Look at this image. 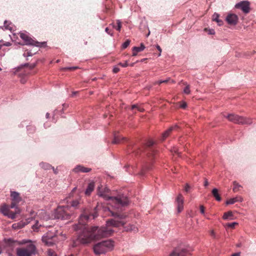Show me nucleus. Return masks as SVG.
Wrapping results in <instances>:
<instances>
[{"label": "nucleus", "instance_id": "21", "mask_svg": "<svg viewBox=\"0 0 256 256\" xmlns=\"http://www.w3.org/2000/svg\"><path fill=\"white\" fill-rule=\"evenodd\" d=\"M124 140V137H121L118 134L116 133L114 134V138L112 142L114 144H118L121 143Z\"/></svg>", "mask_w": 256, "mask_h": 256}, {"label": "nucleus", "instance_id": "9", "mask_svg": "<svg viewBox=\"0 0 256 256\" xmlns=\"http://www.w3.org/2000/svg\"><path fill=\"white\" fill-rule=\"evenodd\" d=\"M10 196L12 198V202L10 205V208H13L17 207V204L22 200L20 194L16 192H11Z\"/></svg>", "mask_w": 256, "mask_h": 256}, {"label": "nucleus", "instance_id": "20", "mask_svg": "<svg viewBox=\"0 0 256 256\" xmlns=\"http://www.w3.org/2000/svg\"><path fill=\"white\" fill-rule=\"evenodd\" d=\"M15 208H16L15 212H13L10 210L6 216H8L11 219H14L16 218V214H20V209L18 207Z\"/></svg>", "mask_w": 256, "mask_h": 256}, {"label": "nucleus", "instance_id": "52", "mask_svg": "<svg viewBox=\"0 0 256 256\" xmlns=\"http://www.w3.org/2000/svg\"><path fill=\"white\" fill-rule=\"evenodd\" d=\"M36 66L35 64H32L30 66V69H33Z\"/></svg>", "mask_w": 256, "mask_h": 256}, {"label": "nucleus", "instance_id": "36", "mask_svg": "<svg viewBox=\"0 0 256 256\" xmlns=\"http://www.w3.org/2000/svg\"><path fill=\"white\" fill-rule=\"evenodd\" d=\"M47 254L48 256H57L55 252L52 249L49 248L47 250Z\"/></svg>", "mask_w": 256, "mask_h": 256}, {"label": "nucleus", "instance_id": "13", "mask_svg": "<svg viewBox=\"0 0 256 256\" xmlns=\"http://www.w3.org/2000/svg\"><path fill=\"white\" fill-rule=\"evenodd\" d=\"M176 202L177 205L178 212H180L184 208V198L181 194H179L176 198Z\"/></svg>", "mask_w": 256, "mask_h": 256}, {"label": "nucleus", "instance_id": "18", "mask_svg": "<svg viewBox=\"0 0 256 256\" xmlns=\"http://www.w3.org/2000/svg\"><path fill=\"white\" fill-rule=\"evenodd\" d=\"M124 230L126 232H134L138 231V228L134 224H128L124 226Z\"/></svg>", "mask_w": 256, "mask_h": 256}, {"label": "nucleus", "instance_id": "23", "mask_svg": "<svg viewBox=\"0 0 256 256\" xmlns=\"http://www.w3.org/2000/svg\"><path fill=\"white\" fill-rule=\"evenodd\" d=\"M94 182L90 183L85 192L87 196H90L91 192L94 190Z\"/></svg>", "mask_w": 256, "mask_h": 256}, {"label": "nucleus", "instance_id": "30", "mask_svg": "<svg viewBox=\"0 0 256 256\" xmlns=\"http://www.w3.org/2000/svg\"><path fill=\"white\" fill-rule=\"evenodd\" d=\"M233 186L234 188L232 190L234 192H238L240 190V188H242V186L236 181H234L233 182Z\"/></svg>", "mask_w": 256, "mask_h": 256}, {"label": "nucleus", "instance_id": "15", "mask_svg": "<svg viewBox=\"0 0 256 256\" xmlns=\"http://www.w3.org/2000/svg\"><path fill=\"white\" fill-rule=\"evenodd\" d=\"M70 206L68 204L69 206V207L70 208V210H72V212H73L74 209L76 208H78V206L81 203V198H78L72 200L70 202Z\"/></svg>", "mask_w": 256, "mask_h": 256}, {"label": "nucleus", "instance_id": "64", "mask_svg": "<svg viewBox=\"0 0 256 256\" xmlns=\"http://www.w3.org/2000/svg\"><path fill=\"white\" fill-rule=\"evenodd\" d=\"M29 64H26L24 65V66H28Z\"/></svg>", "mask_w": 256, "mask_h": 256}, {"label": "nucleus", "instance_id": "34", "mask_svg": "<svg viewBox=\"0 0 256 256\" xmlns=\"http://www.w3.org/2000/svg\"><path fill=\"white\" fill-rule=\"evenodd\" d=\"M134 109H136L140 112H142L144 111V109L143 108L138 106L137 104H134L132 106V110H134Z\"/></svg>", "mask_w": 256, "mask_h": 256}, {"label": "nucleus", "instance_id": "62", "mask_svg": "<svg viewBox=\"0 0 256 256\" xmlns=\"http://www.w3.org/2000/svg\"><path fill=\"white\" fill-rule=\"evenodd\" d=\"M76 246V242H74V244H72V246H73L74 247V246Z\"/></svg>", "mask_w": 256, "mask_h": 256}, {"label": "nucleus", "instance_id": "38", "mask_svg": "<svg viewBox=\"0 0 256 256\" xmlns=\"http://www.w3.org/2000/svg\"><path fill=\"white\" fill-rule=\"evenodd\" d=\"M130 40H126L122 45V48L123 49L126 48L130 44Z\"/></svg>", "mask_w": 256, "mask_h": 256}, {"label": "nucleus", "instance_id": "16", "mask_svg": "<svg viewBox=\"0 0 256 256\" xmlns=\"http://www.w3.org/2000/svg\"><path fill=\"white\" fill-rule=\"evenodd\" d=\"M90 170L91 168L84 167L81 165H78L73 169V171L75 172H90Z\"/></svg>", "mask_w": 256, "mask_h": 256}, {"label": "nucleus", "instance_id": "26", "mask_svg": "<svg viewBox=\"0 0 256 256\" xmlns=\"http://www.w3.org/2000/svg\"><path fill=\"white\" fill-rule=\"evenodd\" d=\"M219 14L216 12L214 13L212 16V20L216 22L218 26H222L223 24V22L219 18Z\"/></svg>", "mask_w": 256, "mask_h": 256}, {"label": "nucleus", "instance_id": "50", "mask_svg": "<svg viewBox=\"0 0 256 256\" xmlns=\"http://www.w3.org/2000/svg\"><path fill=\"white\" fill-rule=\"evenodd\" d=\"M208 185V182L206 179L205 180L204 182V186H207Z\"/></svg>", "mask_w": 256, "mask_h": 256}, {"label": "nucleus", "instance_id": "11", "mask_svg": "<svg viewBox=\"0 0 256 256\" xmlns=\"http://www.w3.org/2000/svg\"><path fill=\"white\" fill-rule=\"evenodd\" d=\"M20 36L22 39L24 41L25 44L26 45H36L37 46H38L36 44H38V42H34L32 38H30L27 34L24 33H20Z\"/></svg>", "mask_w": 256, "mask_h": 256}, {"label": "nucleus", "instance_id": "2", "mask_svg": "<svg viewBox=\"0 0 256 256\" xmlns=\"http://www.w3.org/2000/svg\"><path fill=\"white\" fill-rule=\"evenodd\" d=\"M98 191L100 196L106 200H111L117 206L118 208L119 206H126L128 204V198L123 195H119L117 196H110V190L108 188L98 187Z\"/></svg>", "mask_w": 256, "mask_h": 256}, {"label": "nucleus", "instance_id": "61", "mask_svg": "<svg viewBox=\"0 0 256 256\" xmlns=\"http://www.w3.org/2000/svg\"><path fill=\"white\" fill-rule=\"evenodd\" d=\"M2 42L0 41V49L1 48L2 46Z\"/></svg>", "mask_w": 256, "mask_h": 256}, {"label": "nucleus", "instance_id": "29", "mask_svg": "<svg viewBox=\"0 0 256 256\" xmlns=\"http://www.w3.org/2000/svg\"><path fill=\"white\" fill-rule=\"evenodd\" d=\"M212 194L216 198V200L220 202L221 200V198L218 194V190L216 188H214L212 190Z\"/></svg>", "mask_w": 256, "mask_h": 256}, {"label": "nucleus", "instance_id": "28", "mask_svg": "<svg viewBox=\"0 0 256 256\" xmlns=\"http://www.w3.org/2000/svg\"><path fill=\"white\" fill-rule=\"evenodd\" d=\"M26 224L23 222H20L18 223L13 224L12 227L14 229L18 230L23 228Z\"/></svg>", "mask_w": 256, "mask_h": 256}, {"label": "nucleus", "instance_id": "4", "mask_svg": "<svg viewBox=\"0 0 256 256\" xmlns=\"http://www.w3.org/2000/svg\"><path fill=\"white\" fill-rule=\"evenodd\" d=\"M114 246V242L111 240L103 241L96 244L94 247V250L96 254H100L106 252L110 250Z\"/></svg>", "mask_w": 256, "mask_h": 256}, {"label": "nucleus", "instance_id": "42", "mask_svg": "<svg viewBox=\"0 0 256 256\" xmlns=\"http://www.w3.org/2000/svg\"><path fill=\"white\" fill-rule=\"evenodd\" d=\"M77 68V67H66L64 68V69L65 70H76Z\"/></svg>", "mask_w": 256, "mask_h": 256}, {"label": "nucleus", "instance_id": "58", "mask_svg": "<svg viewBox=\"0 0 256 256\" xmlns=\"http://www.w3.org/2000/svg\"><path fill=\"white\" fill-rule=\"evenodd\" d=\"M78 92H72V96H74L76 94H77Z\"/></svg>", "mask_w": 256, "mask_h": 256}, {"label": "nucleus", "instance_id": "43", "mask_svg": "<svg viewBox=\"0 0 256 256\" xmlns=\"http://www.w3.org/2000/svg\"><path fill=\"white\" fill-rule=\"evenodd\" d=\"M119 66H122V67H124V68H126V66H128L127 62H126L124 63H122V62H120L118 64Z\"/></svg>", "mask_w": 256, "mask_h": 256}, {"label": "nucleus", "instance_id": "57", "mask_svg": "<svg viewBox=\"0 0 256 256\" xmlns=\"http://www.w3.org/2000/svg\"><path fill=\"white\" fill-rule=\"evenodd\" d=\"M232 256H240V253H236L233 254Z\"/></svg>", "mask_w": 256, "mask_h": 256}, {"label": "nucleus", "instance_id": "5", "mask_svg": "<svg viewBox=\"0 0 256 256\" xmlns=\"http://www.w3.org/2000/svg\"><path fill=\"white\" fill-rule=\"evenodd\" d=\"M68 205L59 206L56 209L54 212V218L62 220H68L72 214V210Z\"/></svg>", "mask_w": 256, "mask_h": 256}, {"label": "nucleus", "instance_id": "22", "mask_svg": "<svg viewBox=\"0 0 256 256\" xmlns=\"http://www.w3.org/2000/svg\"><path fill=\"white\" fill-rule=\"evenodd\" d=\"M242 198L240 196H236V198H230L226 202V204H232L237 202H242Z\"/></svg>", "mask_w": 256, "mask_h": 256}, {"label": "nucleus", "instance_id": "8", "mask_svg": "<svg viewBox=\"0 0 256 256\" xmlns=\"http://www.w3.org/2000/svg\"><path fill=\"white\" fill-rule=\"evenodd\" d=\"M147 154L148 157H152V158L154 159L157 154V152L154 147V142L152 140H148L146 145Z\"/></svg>", "mask_w": 256, "mask_h": 256}, {"label": "nucleus", "instance_id": "10", "mask_svg": "<svg viewBox=\"0 0 256 256\" xmlns=\"http://www.w3.org/2000/svg\"><path fill=\"white\" fill-rule=\"evenodd\" d=\"M236 8L241 9L244 13H248L250 12V3L248 1H242L235 5Z\"/></svg>", "mask_w": 256, "mask_h": 256}, {"label": "nucleus", "instance_id": "59", "mask_svg": "<svg viewBox=\"0 0 256 256\" xmlns=\"http://www.w3.org/2000/svg\"><path fill=\"white\" fill-rule=\"evenodd\" d=\"M156 48H157V49H158V50H160V46H158H158H156Z\"/></svg>", "mask_w": 256, "mask_h": 256}, {"label": "nucleus", "instance_id": "19", "mask_svg": "<svg viewBox=\"0 0 256 256\" xmlns=\"http://www.w3.org/2000/svg\"><path fill=\"white\" fill-rule=\"evenodd\" d=\"M145 48L143 44H141L140 46H135L132 48V56H136L138 52L142 51Z\"/></svg>", "mask_w": 256, "mask_h": 256}, {"label": "nucleus", "instance_id": "56", "mask_svg": "<svg viewBox=\"0 0 256 256\" xmlns=\"http://www.w3.org/2000/svg\"><path fill=\"white\" fill-rule=\"evenodd\" d=\"M26 82V80L24 78H22L20 80L21 83H22L23 84H24Z\"/></svg>", "mask_w": 256, "mask_h": 256}, {"label": "nucleus", "instance_id": "24", "mask_svg": "<svg viewBox=\"0 0 256 256\" xmlns=\"http://www.w3.org/2000/svg\"><path fill=\"white\" fill-rule=\"evenodd\" d=\"M41 226L47 227L48 226L44 224L43 222L42 223V220H40V222L38 221H36V224L32 226V228L34 230L38 231V229Z\"/></svg>", "mask_w": 256, "mask_h": 256}, {"label": "nucleus", "instance_id": "27", "mask_svg": "<svg viewBox=\"0 0 256 256\" xmlns=\"http://www.w3.org/2000/svg\"><path fill=\"white\" fill-rule=\"evenodd\" d=\"M174 129V128L171 127L166 130L163 134L161 136V141L164 140L170 134V132Z\"/></svg>", "mask_w": 256, "mask_h": 256}, {"label": "nucleus", "instance_id": "25", "mask_svg": "<svg viewBox=\"0 0 256 256\" xmlns=\"http://www.w3.org/2000/svg\"><path fill=\"white\" fill-rule=\"evenodd\" d=\"M223 219L226 220H234V215L233 213L231 211H228L226 212H225L224 214Z\"/></svg>", "mask_w": 256, "mask_h": 256}, {"label": "nucleus", "instance_id": "31", "mask_svg": "<svg viewBox=\"0 0 256 256\" xmlns=\"http://www.w3.org/2000/svg\"><path fill=\"white\" fill-rule=\"evenodd\" d=\"M9 210L10 209L6 205L2 206L0 208V212L2 213L4 216H6Z\"/></svg>", "mask_w": 256, "mask_h": 256}, {"label": "nucleus", "instance_id": "6", "mask_svg": "<svg viewBox=\"0 0 256 256\" xmlns=\"http://www.w3.org/2000/svg\"><path fill=\"white\" fill-rule=\"evenodd\" d=\"M228 120L238 124H252V120L250 118H246L230 114L225 116Z\"/></svg>", "mask_w": 256, "mask_h": 256}, {"label": "nucleus", "instance_id": "7", "mask_svg": "<svg viewBox=\"0 0 256 256\" xmlns=\"http://www.w3.org/2000/svg\"><path fill=\"white\" fill-rule=\"evenodd\" d=\"M191 250L190 248H186L184 246H180L176 248L169 256H187Z\"/></svg>", "mask_w": 256, "mask_h": 256}, {"label": "nucleus", "instance_id": "3", "mask_svg": "<svg viewBox=\"0 0 256 256\" xmlns=\"http://www.w3.org/2000/svg\"><path fill=\"white\" fill-rule=\"evenodd\" d=\"M36 251V246L31 242L24 246L17 248L16 250L18 256H34Z\"/></svg>", "mask_w": 256, "mask_h": 256}, {"label": "nucleus", "instance_id": "49", "mask_svg": "<svg viewBox=\"0 0 256 256\" xmlns=\"http://www.w3.org/2000/svg\"><path fill=\"white\" fill-rule=\"evenodd\" d=\"M210 235H211L212 237L215 238V236H215V233H214V230H212L210 231Z\"/></svg>", "mask_w": 256, "mask_h": 256}, {"label": "nucleus", "instance_id": "32", "mask_svg": "<svg viewBox=\"0 0 256 256\" xmlns=\"http://www.w3.org/2000/svg\"><path fill=\"white\" fill-rule=\"evenodd\" d=\"M116 26L114 24H112L110 25L112 26V28L116 29L118 31H120L122 28V22L119 20H117L116 22Z\"/></svg>", "mask_w": 256, "mask_h": 256}, {"label": "nucleus", "instance_id": "48", "mask_svg": "<svg viewBox=\"0 0 256 256\" xmlns=\"http://www.w3.org/2000/svg\"><path fill=\"white\" fill-rule=\"evenodd\" d=\"M51 169H52L53 170V171H54V172L55 174H58V170L57 168H54L53 166H52V168Z\"/></svg>", "mask_w": 256, "mask_h": 256}, {"label": "nucleus", "instance_id": "51", "mask_svg": "<svg viewBox=\"0 0 256 256\" xmlns=\"http://www.w3.org/2000/svg\"><path fill=\"white\" fill-rule=\"evenodd\" d=\"M2 46H10V45H11V44H10V42H6V43H5V44H4V43H3V42H2Z\"/></svg>", "mask_w": 256, "mask_h": 256}, {"label": "nucleus", "instance_id": "41", "mask_svg": "<svg viewBox=\"0 0 256 256\" xmlns=\"http://www.w3.org/2000/svg\"><path fill=\"white\" fill-rule=\"evenodd\" d=\"M34 54V53H32L30 52H27L24 53V56H31Z\"/></svg>", "mask_w": 256, "mask_h": 256}, {"label": "nucleus", "instance_id": "45", "mask_svg": "<svg viewBox=\"0 0 256 256\" xmlns=\"http://www.w3.org/2000/svg\"><path fill=\"white\" fill-rule=\"evenodd\" d=\"M200 212L201 214H204V208L203 206H200Z\"/></svg>", "mask_w": 256, "mask_h": 256}, {"label": "nucleus", "instance_id": "39", "mask_svg": "<svg viewBox=\"0 0 256 256\" xmlns=\"http://www.w3.org/2000/svg\"><path fill=\"white\" fill-rule=\"evenodd\" d=\"M184 92L186 94H190V86L188 85L186 86L184 90Z\"/></svg>", "mask_w": 256, "mask_h": 256}, {"label": "nucleus", "instance_id": "14", "mask_svg": "<svg viewBox=\"0 0 256 256\" xmlns=\"http://www.w3.org/2000/svg\"><path fill=\"white\" fill-rule=\"evenodd\" d=\"M54 236H50L48 234L45 236H44L42 238V242L46 246H52L54 244V242L52 239V238Z\"/></svg>", "mask_w": 256, "mask_h": 256}, {"label": "nucleus", "instance_id": "17", "mask_svg": "<svg viewBox=\"0 0 256 256\" xmlns=\"http://www.w3.org/2000/svg\"><path fill=\"white\" fill-rule=\"evenodd\" d=\"M5 246L12 250L16 246V242L12 239H4Z\"/></svg>", "mask_w": 256, "mask_h": 256}, {"label": "nucleus", "instance_id": "46", "mask_svg": "<svg viewBox=\"0 0 256 256\" xmlns=\"http://www.w3.org/2000/svg\"><path fill=\"white\" fill-rule=\"evenodd\" d=\"M114 73H117L120 71V68L118 67H114L112 70Z\"/></svg>", "mask_w": 256, "mask_h": 256}, {"label": "nucleus", "instance_id": "35", "mask_svg": "<svg viewBox=\"0 0 256 256\" xmlns=\"http://www.w3.org/2000/svg\"><path fill=\"white\" fill-rule=\"evenodd\" d=\"M10 24H11L8 22L6 20L4 21V26L5 27L6 29L12 30V27L10 26Z\"/></svg>", "mask_w": 256, "mask_h": 256}, {"label": "nucleus", "instance_id": "63", "mask_svg": "<svg viewBox=\"0 0 256 256\" xmlns=\"http://www.w3.org/2000/svg\"><path fill=\"white\" fill-rule=\"evenodd\" d=\"M134 63H132V64H130V66H134Z\"/></svg>", "mask_w": 256, "mask_h": 256}, {"label": "nucleus", "instance_id": "1", "mask_svg": "<svg viewBox=\"0 0 256 256\" xmlns=\"http://www.w3.org/2000/svg\"><path fill=\"white\" fill-rule=\"evenodd\" d=\"M94 212L86 214V213L82 214L80 217L79 225L76 226L75 230L78 231V240L82 244H86L94 240H98L102 238L107 237L111 236L113 233L114 230L110 228L118 227L124 226L126 222L123 220L126 218V216L111 212L112 215L120 220H114L111 219L107 222L106 227H102L98 228L96 226L88 227L85 226L84 223L90 217L92 218L97 217L98 214L96 211V208Z\"/></svg>", "mask_w": 256, "mask_h": 256}, {"label": "nucleus", "instance_id": "47", "mask_svg": "<svg viewBox=\"0 0 256 256\" xmlns=\"http://www.w3.org/2000/svg\"><path fill=\"white\" fill-rule=\"evenodd\" d=\"M186 104L185 102H182V103L180 105V107L182 108H185L186 107Z\"/></svg>", "mask_w": 256, "mask_h": 256}, {"label": "nucleus", "instance_id": "54", "mask_svg": "<svg viewBox=\"0 0 256 256\" xmlns=\"http://www.w3.org/2000/svg\"><path fill=\"white\" fill-rule=\"evenodd\" d=\"M174 151L176 154L178 156H180V152H178V150L176 148H175L174 150Z\"/></svg>", "mask_w": 256, "mask_h": 256}, {"label": "nucleus", "instance_id": "12", "mask_svg": "<svg viewBox=\"0 0 256 256\" xmlns=\"http://www.w3.org/2000/svg\"><path fill=\"white\" fill-rule=\"evenodd\" d=\"M227 22L232 26H235L237 24L238 21V17L235 14H228L226 18Z\"/></svg>", "mask_w": 256, "mask_h": 256}, {"label": "nucleus", "instance_id": "55", "mask_svg": "<svg viewBox=\"0 0 256 256\" xmlns=\"http://www.w3.org/2000/svg\"><path fill=\"white\" fill-rule=\"evenodd\" d=\"M169 79L168 80H161V84L162 83H166V82H167L168 81Z\"/></svg>", "mask_w": 256, "mask_h": 256}, {"label": "nucleus", "instance_id": "60", "mask_svg": "<svg viewBox=\"0 0 256 256\" xmlns=\"http://www.w3.org/2000/svg\"><path fill=\"white\" fill-rule=\"evenodd\" d=\"M46 118H48L50 117V114L49 113H46Z\"/></svg>", "mask_w": 256, "mask_h": 256}, {"label": "nucleus", "instance_id": "37", "mask_svg": "<svg viewBox=\"0 0 256 256\" xmlns=\"http://www.w3.org/2000/svg\"><path fill=\"white\" fill-rule=\"evenodd\" d=\"M238 223L236 222H233L231 223H228L226 226L228 228H234L236 225H238Z\"/></svg>", "mask_w": 256, "mask_h": 256}, {"label": "nucleus", "instance_id": "53", "mask_svg": "<svg viewBox=\"0 0 256 256\" xmlns=\"http://www.w3.org/2000/svg\"><path fill=\"white\" fill-rule=\"evenodd\" d=\"M209 34H214V30H210V32H209Z\"/></svg>", "mask_w": 256, "mask_h": 256}, {"label": "nucleus", "instance_id": "44", "mask_svg": "<svg viewBox=\"0 0 256 256\" xmlns=\"http://www.w3.org/2000/svg\"><path fill=\"white\" fill-rule=\"evenodd\" d=\"M105 31L109 34H110V36H112L113 35V33L112 32V30H110V29H109V28H106L105 30Z\"/></svg>", "mask_w": 256, "mask_h": 256}, {"label": "nucleus", "instance_id": "40", "mask_svg": "<svg viewBox=\"0 0 256 256\" xmlns=\"http://www.w3.org/2000/svg\"><path fill=\"white\" fill-rule=\"evenodd\" d=\"M190 188L191 187L188 184H186L184 188V191L186 192H188Z\"/></svg>", "mask_w": 256, "mask_h": 256}, {"label": "nucleus", "instance_id": "33", "mask_svg": "<svg viewBox=\"0 0 256 256\" xmlns=\"http://www.w3.org/2000/svg\"><path fill=\"white\" fill-rule=\"evenodd\" d=\"M40 167L44 170H50L52 168V166L48 163L42 162L40 164Z\"/></svg>", "mask_w": 256, "mask_h": 256}]
</instances>
